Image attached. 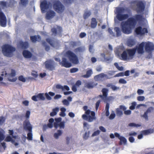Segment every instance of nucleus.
<instances>
[{
	"label": "nucleus",
	"mask_w": 154,
	"mask_h": 154,
	"mask_svg": "<svg viewBox=\"0 0 154 154\" xmlns=\"http://www.w3.org/2000/svg\"><path fill=\"white\" fill-rule=\"evenodd\" d=\"M31 40L33 42L36 41H40L41 40L40 37L39 35H37L30 37Z\"/></svg>",
	"instance_id": "nucleus-27"
},
{
	"label": "nucleus",
	"mask_w": 154,
	"mask_h": 154,
	"mask_svg": "<svg viewBox=\"0 0 154 154\" xmlns=\"http://www.w3.org/2000/svg\"><path fill=\"white\" fill-rule=\"evenodd\" d=\"M118 14L116 15L117 19L120 21H122L127 18L128 16L127 14H123L124 9L122 8H119L117 9Z\"/></svg>",
	"instance_id": "nucleus-10"
},
{
	"label": "nucleus",
	"mask_w": 154,
	"mask_h": 154,
	"mask_svg": "<svg viewBox=\"0 0 154 154\" xmlns=\"http://www.w3.org/2000/svg\"><path fill=\"white\" fill-rule=\"evenodd\" d=\"M91 13L89 11H87L84 14V18L86 19L91 15Z\"/></svg>",
	"instance_id": "nucleus-40"
},
{
	"label": "nucleus",
	"mask_w": 154,
	"mask_h": 154,
	"mask_svg": "<svg viewBox=\"0 0 154 154\" xmlns=\"http://www.w3.org/2000/svg\"><path fill=\"white\" fill-rule=\"evenodd\" d=\"M145 51L147 53H145V54L148 56L146 57L149 58L151 57V52L154 50V45L149 42H143Z\"/></svg>",
	"instance_id": "nucleus-4"
},
{
	"label": "nucleus",
	"mask_w": 154,
	"mask_h": 154,
	"mask_svg": "<svg viewBox=\"0 0 154 154\" xmlns=\"http://www.w3.org/2000/svg\"><path fill=\"white\" fill-rule=\"evenodd\" d=\"M97 85V83L94 81H90L86 82L85 85V87L88 89L93 88Z\"/></svg>",
	"instance_id": "nucleus-20"
},
{
	"label": "nucleus",
	"mask_w": 154,
	"mask_h": 154,
	"mask_svg": "<svg viewBox=\"0 0 154 154\" xmlns=\"http://www.w3.org/2000/svg\"><path fill=\"white\" fill-rule=\"evenodd\" d=\"M62 102L64 105H65L66 106H68L69 104V103L68 100L66 99H64L63 100Z\"/></svg>",
	"instance_id": "nucleus-59"
},
{
	"label": "nucleus",
	"mask_w": 154,
	"mask_h": 154,
	"mask_svg": "<svg viewBox=\"0 0 154 154\" xmlns=\"http://www.w3.org/2000/svg\"><path fill=\"white\" fill-rule=\"evenodd\" d=\"M143 42L137 45L135 48L133 49L134 50L135 52L139 54L142 55L145 52Z\"/></svg>",
	"instance_id": "nucleus-12"
},
{
	"label": "nucleus",
	"mask_w": 154,
	"mask_h": 154,
	"mask_svg": "<svg viewBox=\"0 0 154 154\" xmlns=\"http://www.w3.org/2000/svg\"><path fill=\"white\" fill-rule=\"evenodd\" d=\"M66 56L68 57L69 60L72 63L77 64L79 62L78 59L75 54L70 51L67 52Z\"/></svg>",
	"instance_id": "nucleus-9"
},
{
	"label": "nucleus",
	"mask_w": 154,
	"mask_h": 154,
	"mask_svg": "<svg viewBox=\"0 0 154 154\" xmlns=\"http://www.w3.org/2000/svg\"><path fill=\"white\" fill-rule=\"evenodd\" d=\"M18 46L23 49H25L28 47V44L27 42L20 41L19 43Z\"/></svg>",
	"instance_id": "nucleus-24"
},
{
	"label": "nucleus",
	"mask_w": 154,
	"mask_h": 154,
	"mask_svg": "<svg viewBox=\"0 0 154 154\" xmlns=\"http://www.w3.org/2000/svg\"><path fill=\"white\" fill-rule=\"evenodd\" d=\"M145 99V97L143 96H139L137 97V100L139 101H143Z\"/></svg>",
	"instance_id": "nucleus-53"
},
{
	"label": "nucleus",
	"mask_w": 154,
	"mask_h": 154,
	"mask_svg": "<svg viewBox=\"0 0 154 154\" xmlns=\"http://www.w3.org/2000/svg\"><path fill=\"white\" fill-rule=\"evenodd\" d=\"M61 64L62 65V66H63L66 67H70L72 66L71 63L69 62L66 59L64 58L62 59Z\"/></svg>",
	"instance_id": "nucleus-23"
},
{
	"label": "nucleus",
	"mask_w": 154,
	"mask_h": 154,
	"mask_svg": "<svg viewBox=\"0 0 154 154\" xmlns=\"http://www.w3.org/2000/svg\"><path fill=\"white\" fill-rule=\"evenodd\" d=\"M119 83L122 84H125L127 83V81L123 79H121L119 81Z\"/></svg>",
	"instance_id": "nucleus-49"
},
{
	"label": "nucleus",
	"mask_w": 154,
	"mask_h": 154,
	"mask_svg": "<svg viewBox=\"0 0 154 154\" xmlns=\"http://www.w3.org/2000/svg\"><path fill=\"white\" fill-rule=\"evenodd\" d=\"M59 109L58 107H56L52 109V111L50 113V115L51 116H55L57 112L59 111Z\"/></svg>",
	"instance_id": "nucleus-30"
},
{
	"label": "nucleus",
	"mask_w": 154,
	"mask_h": 154,
	"mask_svg": "<svg viewBox=\"0 0 154 154\" xmlns=\"http://www.w3.org/2000/svg\"><path fill=\"white\" fill-rule=\"evenodd\" d=\"M2 52L4 55L9 57L11 56L12 52L15 50L14 48L8 45H3L2 47Z\"/></svg>",
	"instance_id": "nucleus-6"
},
{
	"label": "nucleus",
	"mask_w": 154,
	"mask_h": 154,
	"mask_svg": "<svg viewBox=\"0 0 154 154\" xmlns=\"http://www.w3.org/2000/svg\"><path fill=\"white\" fill-rule=\"evenodd\" d=\"M5 138V136L4 134L1 131H0V142L3 140Z\"/></svg>",
	"instance_id": "nucleus-45"
},
{
	"label": "nucleus",
	"mask_w": 154,
	"mask_h": 154,
	"mask_svg": "<svg viewBox=\"0 0 154 154\" xmlns=\"http://www.w3.org/2000/svg\"><path fill=\"white\" fill-rule=\"evenodd\" d=\"M18 80L23 82H24L26 81V79L24 77L23 75H20L18 77Z\"/></svg>",
	"instance_id": "nucleus-44"
},
{
	"label": "nucleus",
	"mask_w": 154,
	"mask_h": 154,
	"mask_svg": "<svg viewBox=\"0 0 154 154\" xmlns=\"http://www.w3.org/2000/svg\"><path fill=\"white\" fill-rule=\"evenodd\" d=\"M97 23L95 18H92L91 20V28H94L97 25Z\"/></svg>",
	"instance_id": "nucleus-31"
},
{
	"label": "nucleus",
	"mask_w": 154,
	"mask_h": 154,
	"mask_svg": "<svg viewBox=\"0 0 154 154\" xmlns=\"http://www.w3.org/2000/svg\"><path fill=\"white\" fill-rule=\"evenodd\" d=\"M152 130L150 129L144 130L142 131V133L144 135H147L152 133Z\"/></svg>",
	"instance_id": "nucleus-37"
},
{
	"label": "nucleus",
	"mask_w": 154,
	"mask_h": 154,
	"mask_svg": "<svg viewBox=\"0 0 154 154\" xmlns=\"http://www.w3.org/2000/svg\"><path fill=\"white\" fill-rule=\"evenodd\" d=\"M8 4L9 6L13 7L16 6L17 2L14 0H9Z\"/></svg>",
	"instance_id": "nucleus-29"
},
{
	"label": "nucleus",
	"mask_w": 154,
	"mask_h": 154,
	"mask_svg": "<svg viewBox=\"0 0 154 154\" xmlns=\"http://www.w3.org/2000/svg\"><path fill=\"white\" fill-rule=\"evenodd\" d=\"M114 29L115 31L116 32V35L117 36H119L121 35V30L118 27H115Z\"/></svg>",
	"instance_id": "nucleus-36"
},
{
	"label": "nucleus",
	"mask_w": 154,
	"mask_h": 154,
	"mask_svg": "<svg viewBox=\"0 0 154 154\" xmlns=\"http://www.w3.org/2000/svg\"><path fill=\"white\" fill-rule=\"evenodd\" d=\"M154 110V108L150 106L149 107L146 111L144 112L143 115L141 116V117L144 118L146 120L148 119V114L152 112Z\"/></svg>",
	"instance_id": "nucleus-19"
},
{
	"label": "nucleus",
	"mask_w": 154,
	"mask_h": 154,
	"mask_svg": "<svg viewBox=\"0 0 154 154\" xmlns=\"http://www.w3.org/2000/svg\"><path fill=\"white\" fill-rule=\"evenodd\" d=\"M135 53L134 50L128 49L124 51L121 54V59L124 60H129L132 59Z\"/></svg>",
	"instance_id": "nucleus-5"
},
{
	"label": "nucleus",
	"mask_w": 154,
	"mask_h": 154,
	"mask_svg": "<svg viewBox=\"0 0 154 154\" xmlns=\"http://www.w3.org/2000/svg\"><path fill=\"white\" fill-rule=\"evenodd\" d=\"M88 107L86 106H83V110L85 111V114L82 116V118L88 122H92L94 120L96 119L95 116V113L93 111H91L89 109H88Z\"/></svg>",
	"instance_id": "nucleus-3"
},
{
	"label": "nucleus",
	"mask_w": 154,
	"mask_h": 154,
	"mask_svg": "<svg viewBox=\"0 0 154 154\" xmlns=\"http://www.w3.org/2000/svg\"><path fill=\"white\" fill-rule=\"evenodd\" d=\"M100 133V131L99 130L95 131L92 134V137H94L98 135Z\"/></svg>",
	"instance_id": "nucleus-50"
},
{
	"label": "nucleus",
	"mask_w": 154,
	"mask_h": 154,
	"mask_svg": "<svg viewBox=\"0 0 154 154\" xmlns=\"http://www.w3.org/2000/svg\"><path fill=\"white\" fill-rule=\"evenodd\" d=\"M23 128L26 131H31L32 130V126L28 120H26L23 123Z\"/></svg>",
	"instance_id": "nucleus-14"
},
{
	"label": "nucleus",
	"mask_w": 154,
	"mask_h": 154,
	"mask_svg": "<svg viewBox=\"0 0 154 154\" xmlns=\"http://www.w3.org/2000/svg\"><path fill=\"white\" fill-rule=\"evenodd\" d=\"M31 75L32 76L35 78H37L38 76V74H37V72L35 71H33L31 73Z\"/></svg>",
	"instance_id": "nucleus-46"
},
{
	"label": "nucleus",
	"mask_w": 154,
	"mask_h": 154,
	"mask_svg": "<svg viewBox=\"0 0 154 154\" xmlns=\"http://www.w3.org/2000/svg\"><path fill=\"white\" fill-rule=\"evenodd\" d=\"M65 122L64 121L61 122L59 124L57 123H54V126L55 129H57L59 127L60 129H64L65 128Z\"/></svg>",
	"instance_id": "nucleus-21"
},
{
	"label": "nucleus",
	"mask_w": 154,
	"mask_h": 154,
	"mask_svg": "<svg viewBox=\"0 0 154 154\" xmlns=\"http://www.w3.org/2000/svg\"><path fill=\"white\" fill-rule=\"evenodd\" d=\"M55 13L53 11H48L46 14V18L47 19L50 20L53 18L55 16Z\"/></svg>",
	"instance_id": "nucleus-22"
},
{
	"label": "nucleus",
	"mask_w": 154,
	"mask_h": 154,
	"mask_svg": "<svg viewBox=\"0 0 154 154\" xmlns=\"http://www.w3.org/2000/svg\"><path fill=\"white\" fill-rule=\"evenodd\" d=\"M6 19L5 16L0 8V24L1 26L5 27L6 26Z\"/></svg>",
	"instance_id": "nucleus-15"
},
{
	"label": "nucleus",
	"mask_w": 154,
	"mask_h": 154,
	"mask_svg": "<svg viewBox=\"0 0 154 154\" xmlns=\"http://www.w3.org/2000/svg\"><path fill=\"white\" fill-rule=\"evenodd\" d=\"M78 70V68H72L70 70L71 73H74L77 72Z\"/></svg>",
	"instance_id": "nucleus-57"
},
{
	"label": "nucleus",
	"mask_w": 154,
	"mask_h": 154,
	"mask_svg": "<svg viewBox=\"0 0 154 154\" xmlns=\"http://www.w3.org/2000/svg\"><path fill=\"white\" fill-rule=\"evenodd\" d=\"M128 126L130 127H140V125L139 124H137L134 123H131L128 124Z\"/></svg>",
	"instance_id": "nucleus-42"
},
{
	"label": "nucleus",
	"mask_w": 154,
	"mask_h": 154,
	"mask_svg": "<svg viewBox=\"0 0 154 154\" xmlns=\"http://www.w3.org/2000/svg\"><path fill=\"white\" fill-rule=\"evenodd\" d=\"M12 140V138L10 136H7L5 140V141L6 142H10Z\"/></svg>",
	"instance_id": "nucleus-48"
},
{
	"label": "nucleus",
	"mask_w": 154,
	"mask_h": 154,
	"mask_svg": "<svg viewBox=\"0 0 154 154\" xmlns=\"http://www.w3.org/2000/svg\"><path fill=\"white\" fill-rule=\"evenodd\" d=\"M44 95V93H39L37 95L32 96V99L35 101H37L38 100V98L40 100H45V98Z\"/></svg>",
	"instance_id": "nucleus-18"
},
{
	"label": "nucleus",
	"mask_w": 154,
	"mask_h": 154,
	"mask_svg": "<svg viewBox=\"0 0 154 154\" xmlns=\"http://www.w3.org/2000/svg\"><path fill=\"white\" fill-rule=\"evenodd\" d=\"M62 134V131L61 130H58L57 133L54 134V137L56 139H58L60 136H61Z\"/></svg>",
	"instance_id": "nucleus-33"
},
{
	"label": "nucleus",
	"mask_w": 154,
	"mask_h": 154,
	"mask_svg": "<svg viewBox=\"0 0 154 154\" xmlns=\"http://www.w3.org/2000/svg\"><path fill=\"white\" fill-rule=\"evenodd\" d=\"M45 95L46 97V99L48 100H51V97L49 95V94L47 93L45 94Z\"/></svg>",
	"instance_id": "nucleus-63"
},
{
	"label": "nucleus",
	"mask_w": 154,
	"mask_h": 154,
	"mask_svg": "<svg viewBox=\"0 0 154 154\" xmlns=\"http://www.w3.org/2000/svg\"><path fill=\"white\" fill-rule=\"evenodd\" d=\"M108 31L109 32V34L111 35L112 36H115V34L114 33L112 32V30L110 28H109L108 29Z\"/></svg>",
	"instance_id": "nucleus-60"
},
{
	"label": "nucleus",
	"mask_w": 154,
	"mask_h": 154,
	"mask_svg": "<svg viewBox=\"0 0 154 154\" xmlns=\"http://www.w3.org/2000/svg\"><path fill=\"white\" fill-rule=\"evenodd\" d=\"M20 4L22 5H26L28 3V0H20Z\"/></svg>",
	"instance_id": "nucleus-41"
},
{
	"label": "nucleus",
	"mask_w": 154,
	"mask_h": 154,
	"mask_svg": "<svg viewBox=\"0 0 154 154\" xmlns=\"http://www.w3.org/2000/svg\"><path fill=\"white\" fill-rule=\"evenodd\" d=\"M89 134V131L88 132H86L83 136V138L85 140L87 139L88 137Z\"/></svg>",
	"instance_id": "nucleus-47"
},
{
	"label": "nucleus",
	"mask_w": 154,
	"mask_h": 154,
	"mask_svg": "<svg viewBox=\"0 0 154 154\" xmlns=\"http://www.w3.org/2000/svg\"><path fill=\"white\" fill-rule=\"evenodd\" d=\"M126 108L124 106L122 105H120L119 108H116V109L117 116L119 117H121L122 116L123 114V111L126 110Z\"/></svg>",
	"instance_id": "nucleus-17"
},
{
	"label": "nucleus",
	"mask_w": 154,
	"mask_h": 154,
	"mask_svg": "<svg viewBox=\"0 0 154 154\" xmlns=\"http://www.w3.org/2000/svg\"><path fill=\"white\" fill-rule=\"evenodd\" d=\"M23 54L24 57L26 58H29L30 57L32 56L31 53L27 51H24Z\"/></svg>",
	"instance_id": "nucleus-32"
},
{
	"label": "nucleus",
	"mask_w": 154,
	"mask_h": 154,
	"mask_svg": "<svg viewBox=\"0 0 154 154\" xmlns=\"http://www.w3.org/2000/svg\"><path fill=\"white\" fill-rule=\"evenodd\" d=\"M144 93V91L141 89H139L137 91V93L138 95H141L143 94Z\"/></svg>",
	"instance_id": "nucleus-64"
},
{
	"label": "nucleus",
	"mask_w": 154,
	"mask_h": 154,
	"mask_svg": "<svg viewBox=\"0 0 154 154\" xmlns=\"http://www.w3.org/2000/svg\"><path fill=\"white\" fill-rule=\"evenodd\" d=\"M92 74V70L91 69H89L87 71L86 74L82 75V76L83 78H88L90 77Z\"/></svg>",
	"instance_id": "nucleus-28"
},
{
	"label": "nucleus",
	"mask_w": 154,
	"mask_h": 154,
	"mask_svg": "<svg viewBox=\"0 0 154 154\" xmlns=\"http://www.w3.org/2000/svg\"><path fill=\"white\" fill-rule=\"evenodd\" d=\"M135 32L136 34L140 36L144 35L145 33L147 32V31L146 28H142L139 26L135 29Z\"/></svg>",
	"instance_id": "nucleus-16"
},
{
	"label": "nucleus",
	"mask_w": 154,
	"mask_h": 154,
	"mask_svg": "<svg viewBox=\"0 0 154 154\" xmlns=\"http://www.w3.org/2000/svg\"><path fill=\"white\" fill-rule=\"evenodd\" d=\"M53 8L58 13H61L64 10L65 8L63 4L59 1L55 2L53 6Z\"/></svg>",
	"instance_id": "nucleus-11"
},
{
	"label": "nucleus",
	"mask_w": 154,
	"mask_h": 154,
	"mask_svg": "<svg viewBox=\"0 0 154 154\" xmlns=\"http://www.w3.org/2000/svg\"><path fill=\"white\" fill-rule=\"evenodd\" d=\"M62 30V28L60 27H57V29L55 28L52 29L51 31L55 35L57 33H60Z\"/></svg>",
	"instance_id": "nucleus-26"
},
{
	"label": "nucleus",
	"mask_w": 154,
	"mask_h": 154,
	"mask_svg": "<svg viewBox=\"0 0 154 154\" xmlns=\"http://www.w3.org/2000/svg\"><path fill=\"white\" fill-rule=\"evenodd\" d=\"M51 7L52 5L49 2L44 1L42 2L41 3L40 7L42 12L45 11L46 10L51 8Z\"/></svg>",
	"instance_id": "nucleus-13"
},
{
	"label": "nucleus",
	"mask_w": 154,
	"mask_h": 154,
	"mask_svg": "<svg viewBox=\"0 0 154 154\" xmlns=\"http://www.w3.org/2000/svg\"><path fill=\"white\" fill-rule=\"evenodd\" d=\"M136 105V103L135 102H133L132 103L131 105L130 106L129 109L132 110H134L135 108Z\"/></svg>",
	"instance_id": "nucleus-43"
},
{
	"label": "nucleus",
	"mask_w": 154,
	"mask_h": 154,
	"mask_svg": "<svg viewBox=\"0 0 154 154\" xmlns=\"http://www.w3.org/2000/svg\"><path fill=\"white\" fill-rule=\"evenodd\" d=\"M135 20L133 18H130L125 22H122L121 27L122 32L125 34H129L132 32L135 26Z\"/></svg>",
	"instance_id": "nucleus-1"
},
{
	"label": "nucleus",
	"mask_w": 154,
	"mask_h": 154,
	"mask_svg": "<svg viewBox=\"0 0 154 154\" xmlns=\"http://www.w3.org/2000/svg\"><path fill=\"white\" fill-rule=\"evenodd\" d=\"M131 6L133 8L136 9L138 13L142 12L144 9V3L141 1H136L131 3Z\"/></svg>",
	"instance_id": "nucleus-8"
},
{
	"label": "nucleus",
	"mask_w": 154,
	"mask_h": 154,
	"mask_svg": "<svg viewBox=\"0 0 154 154\" xmlns=\"http://www.w3.org/2000/svg\"><path fill=\"white\" fill-rule=\"evenodd\" d=\"M29 132L27 134V139L29 140H32V130L31 131H28Z\"/></svg>",
	"instance_id": "nucleus-38"
},
{
	"label": "nucleus",
	"mask_w": 154,
	"mask_h": 154,
	"mask_svg": "<svg viewBox=\"0 0 154 154\" xmlns=\"http://www.w3.org/2000/svg\"><path fill=\"white\" fill-rule=\"evenodd\" d=\"M135 44V41L134 39H130L128 40L127 42L128 46L132 47Z\"/></svg>",
	"instance_id": "nucleus-25"
},
{
	"label": "nucleus",
	"mask_w": 154,
	"mask_h": 154,
	"mask_svg": "<svg viewBox=\"0 0 154 154\" xmlns=\"http://www.w3.org/2000/svg\"><path fill=\"white\" fill-rule=\"evenodd\" d=\"M124 76V72H122L119 73H118L116 74L115 75L114 77H122Z\"/></svg>",
	"instance_id": "nucleus-52"
},
{
	"label": "nucleus",
	"mask_w": 154,
	"mask_h": 154,
	"mask_svg": "<svg viewBox=\"0 0 154 154\" xmlns=\"http://www.w3.org/2000/svg\"><path fill=\"white\" fill-rule=\"evenodd\" d=\"M101 91L103 95H100L98 96L102 99L104 102L106 103L105 108V110L106 111L105 114L106 116H108L109 115V104L107 102L110 101L111 97L110 96L107 97L109 92L108 89L106 88H103L102 89Z\"/></svg>",
	"instance_id": "nucleus-2"
},
{
	"label": "nucleus",
	"mask_w": 154,
	"mask_h": 154,
	"mask_svg": "<svg viewBox=\"0 0 154 154\" xmlns=\"http://www.w3.org/2000/svg\"><path fill=\"white\" fill-rule=\"evenodd\" d=\"M2 73L1 75L7 77L8 80L10 82H15L17 79L16 77L14 78L16 75V72L14 70L11 69V73L9 74H7L5 71H2Z\"/></svg>",
	"instance_id": "nucleus-7"
},
{
	"label": "nucleus",
	"mask_w": 154,
	"mask_h": 154,
	"mask_svg": "<svg viewBox=\"0 0 154 154\" xmlns=\"http://www.w3.org/2000/svg\"><path fill=\"white\" fill-rule=\"evenodd\" d=\"M54 62L51 61H47L45 62L46 67H51L54 66Z\"/></svg>",
	"instance_id": "nucleus-35"
},
{
	"label": "nucleus",
	"mask_w": 154,
	"mask_h": 154,
	"mask_svg": "<svg viewBox=\"0 0 154 154\" xmlns=\"http://www.w3.org/2000/svg\"><path fill=\"white\" fill-rule=\"evenodd\" d=\"M100 100H98L95 104V109L96 110H97L99 107L100 104Z\"/></svg>",
	"instance_id": "nucleus-55"
},
{
	"label": "nucleus",
	"mask_w": 154,
	"mask_h": 154,
	"mask_svg": "<svg viewBox=\"0 0 154 154\" xmlns=\"http://www.w3.org/2000/svg\"><path fill=\"white\" fill-rule=\"evenodd\" d=\"M56 88H57V89H62L63 91V86H61V85H59V84H57V85L56 86Z\"/></svg>",
	"instance_id": "nucleus-61"
},
{
	"label": "nucleus",
	"mask_w": 154,
	"mask_h": 154,
	"mask_svg": "<svg viewBox=\"0 0 154 154\" xmlns=\"http://www.w3.org/2000/svg\"><path fill=\"white\" fill-rule=\"evenodd\" d=\"M113 113H111L109 117V118L110 119H114L116 116V114L113 111Z\"/></svg>",
	"instance_id": "nucleus-51"
},
{
	"label": "nucleus",
	"mask_w": 154,
	"mask_h": 154,
	"mask_svg": "<svg viewBox=\"0 0 154 154\" xmlns=\"http://www.w3.org/2000/svg\"><path fill=\"white\" fill-rule=\"evenodd\" d=\"M5 119L3 116L0 117V125H2L5 122Z\"/></svg>",
	"instance_id": "nucleus-54"
},
{
	"label": "nucleus",
	"mask_w": 154,
	"mask_h": 154,
	"mask_svg": "<svg viewBox=\"0 0 154 154\" xmlns=\"http://www.w3.org/2000/svg\"><path fill=\"white\" fill-rule=\"evenodd\" d=\"M111 88L113 91H115L119 89V87H117L114 85H112Z\"/></svg>",
	"instance_id": "nucleus-58"
},
{
	"label": "nucleus",
	"mask_w": 154,
	"mask_h": 154,
	"mask_svg": "<svg viewBox=\"0 0 154 154\" xmlns=\"http://www.w3.org/2000/svg\"><path fill=\"white\" fill-rule=\"evenodd\" d=\"M107 76V75L103 73H101L100 74L98 75V76H100L101 79L104 77H106Z\"/></svg>",
	"instance_id": "nucleus-56"
},
{
	"label": "nucleus",
	"mask_w": 154,
	"mask_h": 154,
	"mask_svg": "<svg viewBox=\"0 0 154 154\" xmlns=\"http://www.w3.org/2000/svg\"><path fill=\"white\" fill-rule=\"evenodd\" d=\"M119 139L120 140L119 144L120 145H122L123 143L124 144H126L127 142V140L124 137L121 136Z\"/></svg>",
	"instance_id": "nucleus-34"
},
{
	"label": "nucleus",
	"mask_w": 154,
	"mask_h": 154,
	"mask_svg": "<svg viewBox=\"0 0 154 154\" xmlns=\"http://www.w3.org/2000/svg\"><path fill=\"white\" fill-rule=\"evenodd\" d=\"M89 50L90 52L93 53L94 51V50L93 49V45H90L89 47Z\"/></svg>",
	"instance_id": "nucleus-62"
},
{
	"label": "nucleus",
	"mask_w": 154,
	"mask_h": 154,
	"mask_svg": "<svg viewBox=\"0 0 154 154\" xmlns=\"http://www.w3.org/2000/svg\"><path fill=\"white\" fill-rule=\"evenodd\" d=\"M47 41L49 43V44L51 45L52 46L54 47H55L57 45V42H54V44L52 43V42L51 41V40L49 39H46Z\"/></svg>",
	"instance_id": "nucleus-39"
}]
</instances>
